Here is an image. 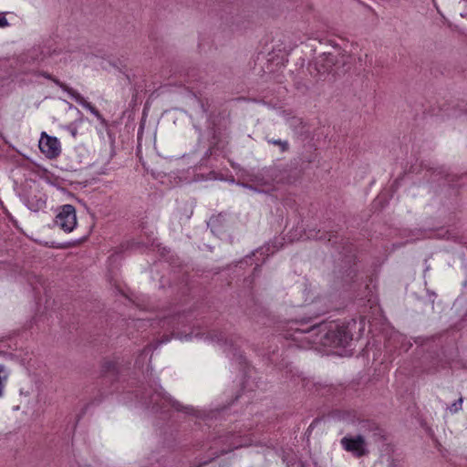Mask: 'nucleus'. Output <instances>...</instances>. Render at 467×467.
<instances>
[{"instance_id": "obj_1", "label": "nucleus", "mask_w": 467, "mask_h": 467, "mask_svg": "<svg viewBox=\"0 0 467 467\" xmlns=\"http://www.w3.org/2000/svg\"><path fill=\"white\" fill-rule=\"evenodd\" d=\"M302 326L293 322L285 335L302 348H317L319 345L328 348L346 347L352 339L347 328L335 322L307 328H303Z\"/></svg>"}, {"instance_id": "obj_2", "label": "nucleus", "mask_w": 467, "mask_h": 467, "mask_svg": "<svg viewBox=\"0 0 467 467\" xmlns=\"http://www.w3.org/2000/svg\"><path fill=\"white\" fill-rule=\"evenodd\" d=\"M55 223L67 233H71L77 226L76 209L70 204H65L57 209Z\"/></svg>"}, {"instance_id": "obj_3", "label": "nucleus", "mask_w": 467, "mask_h": 467, "mask_svg": "<svg viewBox=\"0 0 467 467\" xmlns=\"http://www.w3.org/2000/svg\"><path fill=\"white\" fill-rule=\"evenodd\" d=\"M40 151L48 159H55L61 153V144L57 137L43 131L38 141Z\"/></svg>"}, {"instance_id": "obj_4", "label": "nucleus", "mask_w": 467, "mask_h": 467, "mask_svg": "<svg viewBox=\"0 0 467 467\" xmlns=\"http://www.w3.org/2000/svg\"><path fill=\"white\" fill-rule=\"evenodd\" d=\"M341 444L346 451L357 456H361L366 453L365 440L361 436L344 437L341 440Z\"/></svg>"}, {"instance_id": "obj_5", "label": "nucleus", "mask_w": 467, "mask_h": 467, "mask_svg": "<svg viewBox=\"0 0 467 467\" xmlns=\"http://www.w3.org/2000/svg\"><path fill=\"white\" fill-rule=\"evenodd\" d=\"M46 206V201L42 198L36 199V200H28L27 202V207L34 212H37L39 210H42Z\"/></svg>"}, {"instance_id": "obj_6", "label": "nucleus", "mask_w": 467, "mask_h": 467, "mask_svg": "<svg viewBox=\"0 0 467 467\" xmlns=\"http://www.w3.org/2000/svg\"><path fill=\"white\" fill-rule=\"evenodd\" d=\"M8 379V372L5 368L0 365V397L3 395L5 383Z\"/></svg>"}, {"instance_id": "obj_7", "label": "nucleus", "mask_w": 467, "mask_h": 467, "mask_svg": "<svg viewBox=\"0 0 467 467\" xmlns=\"http://www.w3.org/2000/svg\"><path fill=\"white\" fill-rule=\"evenodd\" d=\"M462 399H459L456 402H454L451 406V408H450L451 412L455 413V412L459 411L462 409Z\"/></svg>"}, {"instance_id": "obj_8", "label": "nucleus", "mask_w": 467, "mask_h": 467, "mask_svg": "<svg viewBox=\"0 0 467 467\" xmlns=\"http://www.w3.org/2000/svg\"><path fill=\"white\" fill-rule=\"evenodd\" d=\"M8 26L7 19L4 13H0V27H5Z\"/></svg>"}, {"instance_id": "obj_9", "label": "nucleus", "mask_w": 467, "mask_h": 467, "mask_svg": "<svg viewBox=\"0 0 467 467\" xmlns=\"http://www.w3.org/2000/svg\"><path fill=\"white\" fill-rule=\"evenodd\" d=\"M274 144L279 145L281 147V150L284 151L287 149V143L281 141V140H274Z\"/></svg>"}, {"instance_id": "obj_10", "label": "nucleus", "mask_w": 467, "mask_h": 467, "mask_svg": "<svg viewBox=\"0 0 467 467\" xmlns=\"http://www.w3.org/2000/svg\"><path fill=\"white\" fill-rule=\"evenodd\" d=\"M88 109L90 110V112H91L93 115H95V116H96V117H98V118L99 117V114L98 110H97L94 107H92V106L88 105Z\"/></svg>"}]
</instances>
